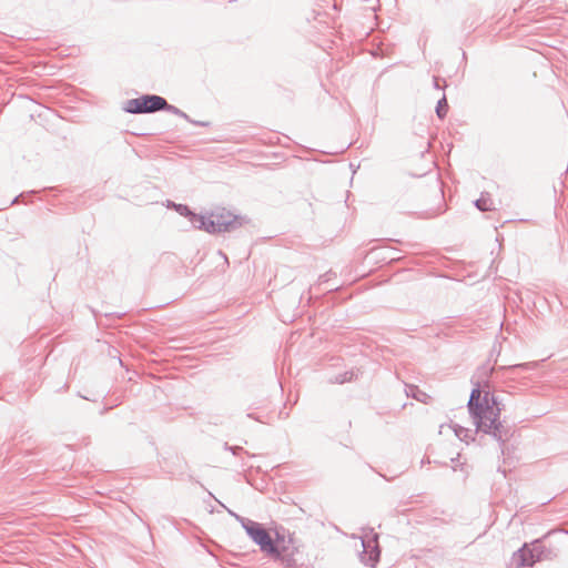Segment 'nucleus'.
Here are the masks:
<instances>
[{"label": "nucleus", "mask_w": 568, "mask_h": 568, "mask_svg": "<svg viewBox=\"0 0 568 568\" xmlns=\"http://www.w3.org/2000/svg\"><path fill=\"white\" fill-rule=\"evenodd\" d=\"M538 367L537 362H529V363H523V364H516L510 366H503L500 369H506L509 372L516 371V369H525V371H532Z\"/></svg>", "instance_id": "obj_10"}, {"label": "nucleus", "mask_w": 568, "mask_h": 568, "mask_svg": "<svg viewBox=\"0 0 568 568\" xmlns=\"http://www.w3.org/2000/svg\"><path fill=\"white\" fill-rule=\"evenodd\" d=\"M142 97L130 99L125 102L124 111L132 114H142L145 113L144 103L141 101Z\"/></svg>", "instance_id": "obj_7"}, {"label": "nucleus", "mask_w": 568, "mask_h": 568, "mask_svg": "<svg viewBox=\"0 0 568 568\" xmlns=\"http://www.w3.org/2000/svg\"><path fill=\"white\" fill-rule=\"evenodd\" d=\"M236 519L241 523L246 534L256 545H258L263 552L275 558L281 557L278 546L276 542H274L270 532L261 524L241 516H236Z\"/></svg>", "instance_id": "obj_2"}, {"label": "nucleus", "mask_w": 568, "mask_h": 568, "mask_svg": "<svg viewBox=\"0 0 568 568\" xmlns=\"http://www.w3.org/2000/svg\"><path fill=\"white\" fill-rule=\"evenodd\" d=\"M475 206L481 212L490 211L494 209L493 201L488 194H481V196L475 201Z\"/></svg>", "instance_id": "obj_9"}, {"label": "nucleus", "mask_w": 568, "mask_h": 568, "mask_svg": "<svg viewBox=\"0 0 568 568\" xmlns=\"http://www.w3.org/2000/svg\"><path fill=\"white\" fill-rule=\"evenodd\" d=\"M207 225L210 227V233L231 232L242 225V217L222 209L210 214Z\"/></svg>", "instance_id": "obj_3"}, {"label": "nucleus", "mask_w": 568, "mask_h": 568, "mask_svg": "<svg viewBox=\"0 0 568 568\" xmlns=\"http://www.w3.org/2000/svg\"><path fill=\"white\" fill-rule=\"evenodd\" d=\"M467 407L477 432L490 434L500 443L506 442L508 429L499 420L501 408L487 382L484 386L479 382L474 383Z\"/></svg>", "instance_id": "obj_1"}, {"label": "nucleus", "mask_w": 568, "mask_h": 568, "mask_svg": "<svg viewBox=\"0 0 568 568\" xmlns=\"http://www.w3.org/2000/svg\"><path fill=\"white\" fill-rule=\"evenodd\" d=\"M530 549H536V551H534V555H538L539 556V561L544 558L542 557L544 546L540 544L539 540L534 541L531 544V546H530Z\"/></svg>", "instance_id": "obj_15"}, {"label": "nucleus", "mask_w": 568, "mask_h": 568, "mask_svg": "<svg viewBox=\"0 0 568 568\" xmlns=\"http://www.w3.org/2000/svg\"><path fill=\"white\" fill-rule=\"evenodd\" d=\"M247 417L258 420L256 417L253 416V414H247Z\"/></svg>", "instance_id": "obj_24"}, {"label": "nucleus", "mask_w": 568, "mask_h": 568, "mask_svg": "<svg viewBox=\"0 0 568 568\" xmlns=\"http://www.w3.org/2000/svg\"><path fill=\"white\" fill-rule=\"evenodd\" d=\"M454 432H455V435L460 439V440H467L469 438V433L470 430L468 428H464L462 426H458V425H455L454 427Z\"/></svg>", "instance_id": "obj_14"}, {"label": "nucleus", "mask_w": 568, "mask_h": 568, "mask_svg": "<svg viewBox=\"0 0 568 568\" xmlns=\"http://www.w3.org/2000/svg\"><path fill=\"white\" fill-rule=\"evenodd\" d=\"M352 376L353 374L352 373H345L344 376L342 378H336V382L337 383H345V382H349L352 379Z\"/></svg>", "instance_id": "obj_18"}, {"label": "nucleus", "mask_w": 568, "mask_h": 568, "mask_svg": "<svg viewBox=\"0 0 568 568\" xmlns=\"http://www.w3.org/2000/svg\"><path fill=\"white\" fill-rule=\"evenodd\" d=\"M283 540H284L283 537H281L280 534L276 532V540H274V542H276V545L278 546V549H280L281 554L286 550V548L284 546H281V542Z\"/></svg>", "instance_id": "obj_17"}, {"label": "nucleus", "mask_w": 568, "mask_h": 568, "mask_svg": "<svg viewBox=\"0 0 568 568\" xmlns=\"http://www.w3.org/2000/svg\"><path fill=\"white\" fill-rule=\"evenodd\" d=\"M174 209L175 211L180 214V215H183L185 217H190L191 214L193 213L190 207L187 205H184V204H175V203H170Z\"/></svg>", "instance_id": "obj_13"}, {"label": "nucleus", "mask_w": 568, "mask_h": 568, "mask_svg": "<svg viewBox=\"0 0 568 568\" xmlns=\"http://www.w3.org/2000/svg\"><path fill=\"white\" fill-rule=\"evenodd\" d=\"M448 111V104L446 95L444 94L442 99L438 100L436 105V114L439 119H444Z\"/></svg>", "instance_id": "obj_11"}, {"label": "nucleus", "mask_w": 568, "mask_h": 568, "mask_svg": "<svg viewBox=\"0 0 568 568\" xmlns=\"http://www.w3.org/2000/svg\"><path fill=\"white\" fill-rule=\"evenodd\" d=\"M145 108V113H153L156 111L163 110V106L166 105V100L160 95L155 94H145L142 95V100Z\"/></svg>", "instance_id": "obj_6"}, {"label": "nucleus", "mask_w": 568, "mask_h": 568, "mask_svg": "<svg viewBox=\"0 0 568 568\" xmlns=\"http://www.w3.org/2000/svg\"><path fill=\"white\" fill-rule=\"evenodd\" d=\"M189 221L191 222L193 227L199 229V230H204L210 233V227L207 225L209 221H210V216H204V215H199L196 213H192L191 216L189 217Z\"/></svg>", "instance_id": "obj_8"}, {"label": "nucleus", "mask_w": 568, "mask_h": 568, "mask_svg": "<svg viewBox=\"0 0 568 568\" xmlns=\"http://www.w3.org/2000/svg\"><path fill=\"white\" fill-rule=\"evenodd\" d=\"M407 395H412L417 400H422L420 396H424L425 394L420 392L416 386H408Z\"/></svg>", "instance_id": "obj_16"}, {"label": "nucleus", "mask_w": 568, "mask_h": 568, "mask_svg": "<svg viewBox=\"0 0 568 568\" xmlns=\"http://www.w3.org/2000/svg\"><path fill=\"white\" fill-rule=\"evenodd\" d=\"M439 81H440V79L438 77H434L433 84H434L435 89H438V90L443 89V87L439 84Z\"/></svg>", "instance_id": "obj_20"}, {"label": "nucleus", "mask_w": 568, "mask_h": 568, "mask_svg": "<svg viewBox=\"0 0 568 568\" xmlns=\"http://www.w3.org/2000/svg\"><path fill=\"white\" fill-rule=\"evenodd\" d=\"M190 122H191V123H193V124H195V125H200V126H205V125H207V123H206V122H200V121H193V120H191Z\"/></svg>", "instance_id": "obj_22"}, {"label": "nucleus", "mask_w": 568, "mask_h": 568, "mask_svg": "<svg viewBox=\"0 0 568 568\" xmlns=\"http://www.w3.org/2000/svg\"><path fill=\"white\" fill-rule=\"evenodd\" d=\"M190 122H191V123H193V124H195V125H200V126H205V125H207V123H206V122H200V121H193V120H191Z\"/></svg>", "instance_id": "obj_21"}, {"label": "nucleus", "mask_w": 568, "mask_h": 568, "mask_svg": "<svg viewBox=\"0 0 568 568\" xmlns=\"http://www.w3.org/2000/svg\"><path fill=\"white\" fill-rule=\"evenodd\" d=\"M534 551H536V549H530V547L525 544L520 549L513 554L510 566L513 568L534 566L535 562L539 561V556L534 555Z\"/></svg>", "instance_id": "obj_5"}, {"label": "nucleus", "mask_w": 568, "mask_h": 568, "mask_svg": "<svg viewBox=\"0 0 568 568\" xmlns=\"http://www.w3.org/2000/svg\"><path fill=\"white\" fill-rule=\"evenodd\" d=\"M226 449L231 450L234 455L239 454V452H242L243 448L240 446H225Z\"/></svg>", "instance_id": "obj_19"}, {"label": "nucleus", "mask_w": 568, "mask_h": 568, "mask_svg": "<svg viewBox=\"0 0 568 568\" xmlns=\"http://www.w3.org/2000/svg\"><path fill=\"white\" fill-rule=\"evenodd\" d=\"M363 551L361 554V560L371 567L379 560L381 549L378 545V535L368 529V531L362 537Z\"/></svg>", "instance_id": "obj_4"}, {"label": "nucleus", "mask_w": 568, "mask_h": 568, "mask_svg": "<svg viewBox=\"0 0 568 568\" xmlns=\"http://www.w3.org/2000/svg\"><path fill=\"white\" fill-rule=\"evenodd\" d=\"M22 196H23V194H20V195H18V196H16V197L12 200L11 204L19 203L20 197H22Z\"/></svg>", "instance_id": "obj_23"}, {"label": "nucleus", "mask_w": 568, "mask_h": 568, "mask_svg": "<svg viewBox=\"0 0 568 568\" xmlns=\"http://www.w3.org/2000/svg\"><path fill=\"white\" fill-rule=\"evenodd\" d=\"M163 110L168 111V112H170L172 114H175V115H178L180 118H183L186 121H191L190 116L185 112H183L182 110H180L175 105L169 104L168 102H166V105L163 106Z\"/></svg>", "instance_id": "obj_12"}]
</instances>
